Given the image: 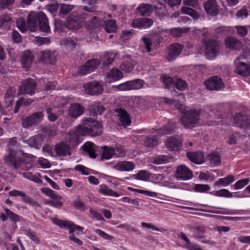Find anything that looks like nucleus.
<instances>
[{
	"label": "nucleus",
	"mask_w": 250,
	"mask_h": 250,
	"mask_svg": "<svg viewBox=\"0 0 250 250\" xmlns=\"http://www.w3.org/2000/svg\"><path fill=\"white\" fill-rule=\"evenodd\" d=\"M18 153L26 157H29L28 154L24 153L21 150L17 151L15 150H6V154L4 157L5 165L10 167H13L14 168L16 169L19 168L21 164L24 162V159L18 156Z\"/></svg>",
	"instance_id": "obj_1"
},
{
	"label": "nucleus",
	"mask_w": 250,
	"mask_h": 250,
	"mask_svg": "<svg viewBox=\"0 0 250 250\" xmlns=\"http://www.w3.org/2000/svg\"><path fill=\"white\" fill-rule=\"evenodd\" d=\"M89 15L85 13L79 14L76 11H73L67 17L66 26L72 30L79 29L81 23Z\"/></svg>",
	"instance_id": "obj_2"
},
{
	"label": "nucleus",
	"mask_w": 250,
	"mask_h": 250,
	"mask_svg": "<svg viewBox=\"0 0 250 250\" xmlns=\"http://www.w3.org/2000/svg\"><path fill=\"white\" fill-rule=\"evenodd\" d=\"M36 87L37 83L35 81L31 78H27L22 81L19 92L21 94L32 95L35 93Z\"/></svg>",
	"instance_id": "obj_3"
},
{
	"label": "nucleus",
	"mask_w": 250,
	"mask_h": 250,
	"mask_svg": "<svg viewBox=\"0 0 250 250\" xmlns=\"http://www.w3.org/2000/svg\"><path fill=\"white\" fill-rule=\"evenodd\" d=\"M184 115L182 116L181 120L184 125L188 124H196L199 120L200 111L196 110H189L183 112Z\"/></svg>",
	"instance_id": "obj_4"
},
{
	"label": "nucleus",
	"mask_w": 250,
	"mask_h": 250,
	"mask_svg": "<svg viewBox=\"0 0 250 250\" xmlns=\"http://www.w3.org/2000/svg\"><path fill=\"white\" fill-rule=\"evenodd\" d=\"M83 88L85 93L91 96L101 95L103 91V85L97 81L85 83Z\"/></svg>",
	"instance_id": "obj_5"
},
{
	"label": "nucleus",
	"mask_w": 250,
	"mask_h": 250,
	"mask_svg": "<svg viewBox=\"0 0 250 250\" xmlns=\"http://www.w3.org/2000/svg\"><path fill=\"white\" fill-rule=\"evenodd\" d=\"M143 85V82L141 80H137L134 81L126 82L119 85L114 86L119 91H125L141 88Z\"/></svg>",
	"instance_id": "obj_6"
},
{
	"label": "nucleus",
	"mask_w": 250,
	"mask_h": 250,
	"mask_svg": "<svg viewBox=\"0 0 250 250\" xmlns=\"http://www.w3.org/2000/svg\"><path fill=\"white\" fill-rule=\"evenodd\" d=\"M245 58L244 55L240 56L237 57L235 63L236 65V72L242 76H248L250 75V66L247 63L243 62H239L240 60Z\"/></svg>",
	"instance_id": "obj_7"
},
{
	"label": "nucleus",
	"mask_w": 250,
	"mask_h": 250,
	"mask_svg": "<svg viewBox=\"0 0 250 250\" xmlns=\"http://www.w3.org/2000/svg\"><path fill=\"white\" fill-rule=\"evenodd\" d=\"M192 176V172L186 166L180 165L177 167L175 177L177 180L187 181Z\"/></svg>",
	"instance_id": "obj_8"
},
{
	"label": "nucleus",
	"mask_w": 250,
	"mask_h": 250,
	"mask_svg": "<svg viewBox=\"0 0 250 250\" xmlns=\"http://www.w3.org/2000/svg\"><path fill=\"white\" fill-rule=\"evenodd\" d=\"M218 41L217 40L210 39L206 44L205 55L207 59H212L217 56V47Z\"/></svg>",
	"instance_id": "obj_9"
},
{
	"label": "nucleus",
	"mask_w": 250,
	"mask_h": 250,
	"mask_svg": "<svg viewBox=\"0 0 250 250\" xmlns=\"http://www.w3.org/2000/svg\"><path fill=\"white\" fill-rule=\"evenodd\" d=\"M165 145L170 151H177L181 149L183 141L181 139L171 136L166 140Z\"/></svg>",
	"instance_id": "obj_10"
},
{
	"label": "nucleus",
	"mask_w": 250,
	"mask_h": 250,
	"mask_svg": "<svg viewBox=\"0 0 250 250\" xmlns=\"http://www.w3.org/2000/svg\"><path fill=\"white\" fill-rule=\"evenodd\" d=\"M85 111V108L79 103H73L68 107L67 114L69 117L76 119L82 115Z\"/></svg>",
	"instance_id": "obj_11"
},
{
	"label": "nucleus",
	"mask_w": 250,
	"mask_h": 250,
	"mask_svg": "<svg viewBox=\"0 0 250 250\" xmlns=\"http://www.w3.org/2000/svg\"><path fill=\"white\" fill-rule=\"evenodd\" d=\"M205 10L210 16H216L219 11L217 2L215 0H208L204 3Z\"/></svg>",
	"instance_id": "obj_12"
},
{
	"label": "nucleus",
	"mask_w": 250,
	"mask_h": 250,
	"mask_svg": "<svg viewBox=\"0 0 250 250\" xmlns=\"http://www.w3.org/2000/svg\"><path fill=\"white\" fill-rule=\"evenodd\" d=\"M39 60L45 63H54L56 61L55 52L49 50L41 51Z\"/></svg>",
	"instance_id": "obj_13"
},
{
	"label": "nucleus",
	"mask_w": 250,
	"mask_h": 250,
	"mask_svg": "<svg viewBox=\"0 0 250 250\" xmlns=\"http://www.w3.org/2000/svg\"><path fill=\"white\" fill-rule=\"evenodd\" d=\"M34 59V56L30 51L25 50L23 52L21 62L22 67L26 71L31 67Z\"/></svg>",
	"instance_id": "obj_14"
},
{
	"label": "nucleus",
	"mask_w": 250,
	"mask_h": 250,
	"mask_svg": "<svg viewBox=\"0 0 250 250\" xmlns=\"http://www.w3.org/2000/svg\"><path fill=\"white\" fill-rule=\"evenodd\" d=\"M82 126H77L76 130L71 131L67 135L68 142L72 146H77L81 140L78 133L82 134Z\"/></svg>",
	"instance_id": "obj_15"
},
{
	"label": "nucleus",
	"mask_w": 250,
	"mask_h": 250,
	"mask_svg": "<svg viewBox=\"0 0 250 250\" xmlns=\"http://www.w3.org/2000/svg\"><path fill=\"white\" fill-rule=\"evenodd\" d=\"M82 135L91 136H99L103 131L102 126H82Z\"/></svg>",
	"instance_id": "obj_16"
},
{
	"label": "nucleus",
	"mask_w": 250,
	"mask_h": 250,
	"mask_svg": "<svg viewBox=\"0 0 250 250\" xmlns=\"http://www.w3.org/2000/svg\"><path fill=\"white\" fill-rule=\"evenodd\" d=\"M188 229L193 233V236L197 239H203L205 237L207 228L204 225L188 226Z\"/></svg>",
	"instance_id": "obj_17"
},
{
	"label": "nucleus",
	"mask_w": 250,
	"mask_h": 250,
	"mask_svg": "<svg viewBox=\"0 0 250 250\" xmlns=\"http://www.w3.org/2000/svg\"><path fill=\"white\" fill-rule=\"evenodd\" d=\"M39 20V12H30L27 17V23L30 30L34 31L37 27L38 21Z\"/></svg>",
	"instance_id": "obj_18"
},
{
	"label": "nucleus",
	"mask_w": 250,
	"mask_h": 250,
	"mask_svg": "<svg viewBox=\"0 0 250 250\" xmlns=\"http://www.w3.org/2000/svg\"><path fill=\"white\" fill-rule=\"evenodd\" d=\"M55 150L57 155L59 156H65L66 155H71V148L66 144L62 142L57 144L55 146Z\"/></svg>",
	"instance_id": "obj_19"
},
{
	"label": "nucleus",
	"mask_w": 250,
	"mask_h": 250,
	"mask_svg": "<svg viewBox=\"0 0 250 250\" xmlns=\"http://www.w3.org/2000/svg\"><path fill=\"white\" fill-rule=\"evenodd\" d=\"M187 157L191 162L196 164H202L204 162V157L202 151L188 152Z\"/></svg>",
	"instance_id": "obj_20"
},
{
	"label": "nucleus",
	"mask_w": 250,
	"mask_h": 250,
	"mask_svg": "<svg viewBox=\"0 0 250 250\" xmlns=\"http://www.w3.org/2000/svg\"><path fill=\"white\" fill-rule=\"evenodd\" d=\"M168 49L169 53L167 58L169 61H171L180 55L183 47L179 44H172L169 46Z\"/></svg>",
	"instance_id": "obj_21"
},
{
	"label": "nucleus",
	"mask_w": 250,
	"mask_h": 250,
	"mask_svg": "<svg viewBox=\"0 0 250 250\" xmlns=\"http://www.w3.org/2000/svg\"><path fill=\"white\" fill-rule=\"evenodd\" d=\"M43 114L42 112H37L33 113L30 116L25 119L26 125H36L40 124L42 120Z\"/></svg>",
	"instance_id": "obj_22"
},
{
	"label": "nucleus",
	"mask_w": 250,
	"mask_h": 250,
	"mask_svg": "<svg viewBox=\"0 0 250 250\" xmlns=\"http://www.w3.org/2000/svg\"><path fill=\"white\" fill-rule=\"evenodd\" d=\"M39 26L40 30L45 33L50 32V28L48 24V19L42 12H39Z\"/></svg>",
	"instance_id": "obj_23"
},
{
	"label": "nucleus",
	"mask_w": 250,
	"mask_h": 250,
	"mask_svg": "<svg viewBox=\"0 0 250 250\" xmlns=\"http://www.w3.org/2000/svg\"><path fill=\"white\" fill-rule=\"evenodd\" d=\"M233 123L238 125H250V116L241 113H236L233 118Z\"/></svg>",
	"instance_id": "obj_24"
},
{
	"label": "nucleus",
	"mask_w": 250,
	"mask_h": 250,
	"mask_svg": "<svg viewBox=\"0 0 250 250\" xmlns=\"http://www.w3.org/2000/svg\"><path fill=\"white\" fill-rule=\"evenodd\" d=\"M113 167L114 169L119 171H129L134 168L135 165L131 162L122 161L117 163Z\"/></svg>",
	"instance_id": "obj_25"
},
{
	"label": "nucleus",
	"mask_w": 250,
	"mask_h": 250,
	"mask_svg": "<svg viewBox=\"0 0 250 250\" xmlns=\"http://www.w3.org/2000/svg\"><path fill=\"white\" fill-rule=\"evenodd\" d=\"M226 46L231 49L238 50L243 46V43L238 39L233 37H228L225 40Z\"/></svg>",
	"instance_id": "obj_26"
},
{
	"label": "nucleus",
	"mask_w": 250,
	"mask_h": 250,
	"mask_svg": "<svg viewBox=\"0 0 250 250\" xmlns=\"http://www.w3.org/2000/svg\"><path fill=\"white\" fill-rule=\"evenodd\" d=\"M123 77V74L118 69H112L106 74V82L110 83Z\"/></svg>",
	"instance_id": "obj_27"
},
{
	"label": "nucleus",
	"mask_w": 250,
	"mask_h": 250,
	"mask_svg": "<svg viewBox=\"0 0 250 250\" xmlns=\"http://www.w3.org/2000/svg\"><path fill=\"white\" fill-rule=\"evenodd\" d=\"M137 10L142 16H149L153 12V7L149 4L141 3L137 7Z\"/></svg>",
	"instance_id": "obj_28"
},
{
	"label": "nucleus",
	"mask_w": 250,
	"mask_h": 250,
	"mask_svg": "<svg viewBox=\"0 0 250 250\" xmlns=\"http://www.w3.org/2000/svg\"><path fill=\"white\" fill-rule=\"evenodd\" d=\"M206 88L209 90H217L219 87V79L217 76L211 77L204 83Z\"/></svg>",
	"instance_id": "obj_29"
},
{
	"label": "nucleus",
	"mask_w": 250,
	"mask_h": 250,
	"mask_svg": "<svg viewBox=\"0 0 250 250\" xmlns=\"http://www.w3.org/2000/svg\"><path fill=\"white\" fill-rule=\"evenodd\" d=\"M116 111L119 114V120L122 125H129L131 124V120L126 110L119 108L116 109Z\"/></svg>",
	"instance_id": "obj_30"
},
{
	"label": "nucleus",
	"mask_w": 250,
	"mask_h": 250,
	"mask_svg": "<svg viewBox=\"0 0 250 250\" xmlns=\"http://www.w3.org/2000/svg\"><path fill=\"white\" fill-rule=\"evenodd\" d=\"M162 99L164 100V102L165 104H173L174 105L175 107L180 110L181 112H184L185 110H186V106L185 105L180 104L179 103L178 100H176L175 99H169L167 97H162Z\"/></svg>",
	"instance_id": "obj_31"
},
{
	"label": "nucleus",
	"mask_w": 250,
	"mask_h": 250,
	"mask_svg": "<svg viewBox=\"0 0 250 250\" xmlns=\"http://www.w3.org/2000/svg\"><path fill=\"white\" fill-rule=\"evenodd\" d=\"M103 23V21L100 20L97 17L94 16L87 21L86 26L88 29L93 30L100 27Z\"/></svg>",
	"instance_id": "obj_32"
},
{
	"label": "nucleus",
	"mask_w": 250,
	"mask_h": 250,
	"mask_svg": "<svg viewBox=\"0 0 250 250\" xmlns=\"http://www.w3.org/2000/svg\"><path fill=\"white\" fill-rule=\"evenodd\" d=\"M105 110L103 105L100 103H95L89 105L88 110L92 113L93 116L97 117V114L98 113L101 114Z\"/></svg>",
	"instance_id": "obj_33"
},
{
	"label": "nucleus",
	"mask_w": 250,
	"mask_h": 250,
	"mask_svg": "<svg viewBox=\"0 0 250 250\" xmlns=\"http://www.w3.org/2000/svg\"><path fill=\"white\" fill-rule=\"evenodd\" d=\"M155 130L156 133L159 136L171 134L175 131L173 126H163L159 128L155 129Z\"/></svg>",
	"instance_id": "obj_34"
},
{
	"label": "nucleus",
	"mask_w": 250,
	"mask_h": 250,
	"mask_svg": "<svg viewBox=\"0 0 250 250\" xmlns=\"http://www.w3.org/2000/svg\"><path fill=\"white\" fill-rule=\"evenodd\" d=\"M42 143V139L40 135L31 137L28 141V145L31 147L40 149Z\"/></svg>",
	"instance_id": "obj_35"
},
{
	"label": "nucleus",
	"mask_w": 250,
	"mask_h": 250,
	"mask_svg": "<svg viewBox=\"0 0 250 250\" xmlns=\"http://www.w3.org/2000/svg\"><path fill=\"white\" fill-rule=\"evenodd\" d=\"M156 14L160 17H163L168 15L166 7L162 2H158L154 7Z\"/></svg>",
	"instance_id": "obj_36"
},
{
	"label": "nucleus",
	"mask_w": 250,
	"mask_h": 250,
	"mask_svg": "<svg viewBox=\"0 0 250 250\" xmlns=\"http://www.w3.org/2000/svg\"><path fill=\"white\" fill-rule=\"evenodd\" d=\"M13 21L10 14H4L0 16V26L6 27L9 26Z\"/></svg>",
	"instance_id": "obj_37"
},
{
	"label": "nucleus",
	"mask_w": 250,
	"mask_h": 250,
	"mask_svg": "<svg viewBox=\"0 0 250 250\" xmlns=\"http://www.w3.org/2000/svg\"><path fill=\"white\" fill-rule=\"evenodd\" d=\"M188 86V83L179 77L174 78L173 87L180 91H183Z\"/></svg>",
	"instance_id": "obj_38"
},
{
	"label": "nucleus",
	"mask_w": 250,
	"mask_h": 250,
	"mask_svg": "<svg viewBox=\"0 0 250 250\" xmlns=\"http://www.w3.org/2000/svg\"><path fill=\"white\" fill-rule=\"evenodd\" d=\"M114 154V149L107 146L103 147V152L101 154V160H108L112 158Z\"/></svg>",
	"instance_id": "obj_39"
},
{
	"label": "nucleus",
	"mask_w": 250,
	"mask_h": 250,
	"mask_svg": "<svg viewBox=\"0 0 250 250\" xmlns=\"http://www.w3.org/2000/svg\"><path fill=\"white\" fill-rule=\"evenodd\" d=\"M99 192L104 195H109L114 197L119 196V194L116 192H115L112 189L109 188L108 187L105 185H102L100 186Z\"/></svg>",
	"instance_id": "obj_40"
},
{
	"label": "nucleus",
	"mask_w": 250,
	"mask_h": 250,
	"mask_svg": "<svg viewBox=\"0 0 250 250\" xmlns=\"http://www.w3.org/2000/svg\"><path fill=\"white\" fill-rule=\"evenodd\" d=\"M104 28L107 32L111 33L116 31V26L115 21H104Z\"/></svg>",
	"instance_id": "obj_41"
},
{
	"label": "nucleus",
	"mask_w": 250,
	"mask_h": 250,
	"mask_svg": "<svg viewBox=\"0 0 250 250\" xmlns=\"http://www.w3.org/2000/svg\"><path fill=\"white\" fill-rule=\"evenodd\" d=\"M53 223L61 228H72L73 222L69 221H64L58 219H53Z\"/></svg>",
	"instance_id": "obj_42"
},
{
	"label": "nucleus",
	"mask_w": 250,
	"mask_h": 250,
	"mask_svg": "<svg viewBox=\"0 0 250 250\" xmlns=\"http://www.w3.org/2000/svg\"><path fill=\"white\" fill-rule=\"evenodd\" d=\"M74 7V5L61 4L59 13L62 15H66Z\"/></svg>",
	"instance_id": "obj_43"
},
{
	"label": "nucleus",
	"mask_w": 250,
	"mask_h": 250,
	"mask_svg": "<svg viewBox=\"0 0 250 250\" xmlns=\"http://www.w3.org/2000/svg\"><path fill=\"white\" fill-rule=\"evenodd\" d=\"M99 65V61L96 59H93L86 62L84 64V67L83 68H84L85 67L87 68L88 67L89 70L91 71V72H92L98 67Z\"/></svg>",
	"instance_id": "obj_44"
},
{
	"label": "nucleus",
	"mask_w": 250,
	"mask_h": 250,
	"mask_svg": "<svg viewBox=\"0 0 250 250\" xmlns=\"http://www.w3.org/2000/svg\"><path fill=\"white\" fill-rule=\"evenodd\" d=\"M158 144V141L155 138L147 137L146 138L145 145L147 147L152 148L157 146Z\"/></svg>",
	"instance_id": "obj_45"
},
{
	"label": "nucleus",
	"mask_w": 250,
	"mask_h": 250,
	"mask_svg": "<svg viewBox=\"0 0 250 250\" xmlns=\"http://www.w3.org/2000/svg\"><path fill=\"white\" fill-rule=\"evenodd\" d=\"M92 117L84 118L82 120V124L81 125H88L89 124H93V125H99V123L97 120L96 117L93 116L92 113L91 114Z\"/></svg>",
	"instance_id": "obj_46"
},
{
	"label": "nucleus",
	"mask_w": 250,
	"mask_h": 250,
	"mask_svg": "<svg viewBox=\"0 0 250 250\" xmlns=\"http://www.w3.org/2000/svg\"><path fill=\"white\" fill-rule=\"evenodd\" d=\"M4 210L7 213V216H8L12 222L16 223L20 221L21 216L11 211L9 209L6 208Z\"/></svg>",
	"instance_id": "obj_47"
},
{
	"label": "nucleus",
	"mask_w": 250,
	"mask_h": 250,
	"mask_svg": "<svg viewBox=\"0 0 250 250\" xmlns=\"http://www.w3.org/2000/svg\"><path fill=\"white\" fill-rule=\"evenodd\" d=\"M41 191L53 199H62V198L61 196L56 195L54 191L49 188H42Z\"/></svg>",
	"instance_id": "obj_48"
},
{
	"label": "nucleus",
	"mask_w": 250,
	"mask_h": 250,
	"mask_svg": "<svg viewBox=\"0 0 250 250\" xmlns=\"http://www.w3.org/2000/svg\"><path fill=\"white\" fill-rule=\"evenodd\" d=\"M161 79L167 88L169 89L171 86H173L174 78L164 75L161 76Z\"/></svg>",
	"instance_id": "obj_49"
},
{
	"label": "nucleus",
	"mask_w": 250,
	"mask_h": 250,
	"mask_svg": "<svg viewBox=\"0 0 250 250\" xmlns=\"http://www.w3.org/2000/svg\"><path fill=\"white\" fill-rule=\"evenodd\" d=\"M234 180V176L232 175H229L225 178H220V186L226 187L232 183Z\"/></svg>",
	"instance_id": "obj_50"
},
{
	"label": "nucleus",
	"mask_w": 250,
	"mask_h": 250,
	"mask_svg": "<svg viewBox=\"0 0 250 250\" xmlns=\"http://www.w3.org/2000/svg\"><path fill=\"white\" fill-rule=\"evenodd\" d=\"M207 159L210 161V164L214 166L219 164V154L217 152L208 154Z\"/></svg>",
	"instance_id": "obj_51"
},
{
	"label": "nucleus",
	"mask_w": 250,
	"mask_h": 250,
	"mask_svg": "<svg viewBox=\"0 0 250 250\" xmlns=\"http://www.w3.org/2000/svg\"><path fill=\"white\" fill-rule=\"evenodd\" d=\"M235 28L237 33L241 37H245L248 34V29L247 26L237 25Z\"/></svg>",
	"instance_id": "obj_52"
},
{
	"label": "nucleus",
	"mask_w": 250,
	"mask_h": 250,
	"mask_svg": "<svg viewBox=\"0 0 250 250\" xmlns=\"http://www.w3.org/2000/svg\"><path fill=\"white\" fill-rule=\"evenodd\" d=\"M23 201L26 204H30L31 206L35 207L36 208H38L39 209H40L42 208L41 205L39 203L28 195L26 197V198L23 199Z\"/></svg>",
	"instance_id": "obj_53"
},
{
	"label": "nucleus",
	"mask_w": 250,
	"mask_h": 250,
	"mask_svg": "<svg viewBox=\"0 0 250 250\" xmlns=\"http://www.w3.org/2000/svg\"><path fill=\"white\" fill-rule=\"evenodd\" d=\"M61 199H54L47 200L46 204L54 208H61L63 206V202L60 201Z\"/></svg>",
	"instance_id": "obj_54"
},
{
	"label": "nucleus",
	"mask_w": 250,
	"mask_h": 250,
	"mask_svg": "<svg viewBox=\"0 0 250 250\" xmlns=\"http://www.w3.org/2000/svg\"><path fill=\"white\" fill-rule=\"evenodd\" d=\"M17 139L16 137H12L9 139V142L7 146L6 150H14V148H17L18 146Z\"/></svg>",
	"instance_id": "obj_55"
},
{
	"label": "nucleus",
	"mask_w": 250,
	"mask_h": 250,
	"mask_svg": "<svg viewBox=\"0 0 250 250\" xmlns=\"http://www.w3.org/2000/svg\"><path fill=\"white\" fill-rule=\"evenodd\" d=\"M15 0H0V10L9 9L15 2Z\"/></svg>",
	"instance_id": "obj_56"
},
{
	"label": "nucleus",
	"mask_w": 250,
	"mask_h": 250,
	"mask_svg": "<svg viewBox=\"0 0 250 250\" xmlns=\"http://www.w3.org/2000/svg\"><path fill=\"white\" fill-rule=\"evenodd\" d=\"M142 40L144 42V45L146 50V51L147 52H150L151 51V46L152 44L151 39L144 36L142 37Z\"/></svg>",
	"instance_id": "obj_57"
},
{
	"label": "nucleus",
	"mask_w": 250,
	"mask_h": 250,
	"mask_svg": "<svg viewBox=\"0 0 250 250\" xmlns=\"http://www.w3.org/2000/svg\"><path fill=\"white\" fill-rule=\"evenodd\" d=\"M249 182V179L245 178L238 180L234 185L233 187L235 189H239L243 188L245 186L247 185Z\"/></svg>",
	"instance_id": "obj_58"
},
{
	"label": "nucleus",
	"mask_w": 250,
	"mask_h": 250,
	"mask_svg": "<svg viewBox=\"0 0 250 250\" xmlns=\"http://www.w3.org/2000/svg\"><path fill=\"white\" fill-rule=\"evenodd\" d=\"M133 176L136 179L142 181L147 180L149 177L147 174L146 171L145 170H141Z\"/></svg>",
	"instance_id": "obj_59"
},
{
	"label": "nucleus",
	"mask_w": 250,
	"mask_h": 250,
	"mask_svg": "<svg viewBox=\"0 0 250 250\" xmlns=\"http://www.w3.org/2000/svg\"><path fill=\"white\" fill-rule=\"evenodd\" d=\"M25 233L35 243L39 244L40 243V239L37 236L36 232L29 229L25 230Z\"/></svg>",
	"instance_id": "obj_60"
},
{
	"label": "nucleus",
	"mask_w": 250,
	"mask_h": 250,
	"mask_svg": "<svg viewBox=\"0 0 250 250\" xmlns=\"http://www.w3.org/2000/svg\"><path fill=\"white\" fill-rule=\"evenodd\" d=\"M209 187L208 185L197 184L194 187V189L196 192H204L209 190Z\"/></svg>",
	"instance_id": "obj_61"
},
{
	"label": "nucleus",
	"mask_w": 250,
	"mask_h": 250,
	"mask_svg": "<svg viewBox=\"0 0 250 250\" xmlns=\"http://www.w3.org/2000/svg\"><path fill=\"white\" fill-rule=\"evenodd\" d=\"M17 26L22 32H25L27 30L25 21L22 18H19L17 20Z\"/></svg>",
	"instance_id": "obj_62"
},
{
	"label": "nucleus",
	"mask_w": 250,
	"mask_h": 250,
	"mask_svg": "<svg viewBox=\"0 0 250 250\" xmlns=\"http://www.w3.org/2000/svg\"><path fill=\"white\" fill-rule=\"evenodd\" d=\"M114 61L113 54L108 53L105 55L103 59V64L104 66L111 64Z\"/></svg>",
	"instance_id": "obj_63"
},
{
	"label": "nucleus",
	"mask_w": 250,
	"mask_h": 250,
	"mask_svg": "<svg viewBox=\"0 0 250 250\" xmlns=\"http://www.w3.org/2000/svg\"><path fill=\"white\" fill-rule=\"evenodd\" d=\"M64 44L65 47L68 49H74L76 45V42L74 40L71 38L66 39L64 41Z\"/></svg>",
	"instance_id": "obj_64"
}]
</instances>
